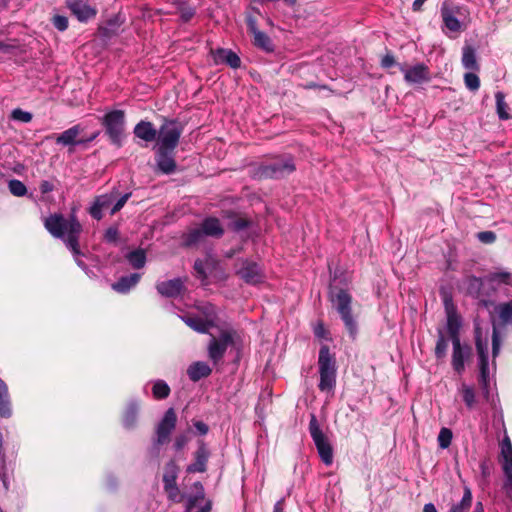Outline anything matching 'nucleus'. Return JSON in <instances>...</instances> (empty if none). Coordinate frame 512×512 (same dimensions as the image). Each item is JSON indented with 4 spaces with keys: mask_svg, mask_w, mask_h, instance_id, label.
Returning <instances> with one entry per match:
<instances>
[{
    "mask_svg": "<svg viewBox=\"0 0 512 512\" xmlns=\"http://www.w3.org/2000/svg\"><path fill=\"white\" fill-rule=\"evenodd\" d=\"M44 227L54 237L64 241L71 250L79 267L84 268L85 264L79 257L82 255L79 248V237L82 233V225L76 215L71 214L68 218L60 213H54L44 219Z\"/></svg>",
    "mask_w": 512,
    "mask_h": 512,
    "instance_id": "f257e3e1",
    "label": "nucleus"
},
{
    "mask_svg": "<svg viewBox=\"0 0 512 512\" xmlns=\"http://www.w3.org/2000/svg\"><path fill=\"white\" fill-rule=\"evenodd\" d=\"M318 366L320 381L318 388L322 392H332L336 386V361L327 345H322L319 351Z\"/></svg>",
    "mask_w": 512,
    "mask_h": 512,
    "instance_id": "f03ea898",
    "label": "nucleus"
},
{
    "mask_svg": "<svg viewBox=\"0 0 512 512\" xmlns=\"http://www.w3.org/2000/svg\"><path fill=\"white\" fill-rule=\"evenodd\" d=\"M330 300L333 307L340 314L350 336L354 339L357 334V323L352 315V296L347 290L337 289L331 291Z\"/></svg>",
    "mask_w": 512,
    "mask_h": 512,
    "instance_id": "7ed1b4c3",
    "label": "nucleus"
},
{
    "mask_svg": "<svg viewBox=\"0 0 512 512\" xmlns=\"http://www.w3.org/2000/svg\"><path fill=\"white\" fill-rule=\"evenodd\" d=\"M101 123L110 141L117 147H121L125 136V112L123 110L110 111L103 116Z\"/></svg>",
    "mask_w": 512,
    "mask_h": 512,
    "instance_id": "20e7f679",
    "label": "nucleus"
},
{
    "mask_svg": "<svg viewBox=\"0 0 512 512\" xmlns=\"http://www.w3.org/2000/svg\"><path fill=\"white\" fill-rule=\"evenodd\" d=\"M296 170L293 158L290 156L279 157L271 162L259 166L257 174L261 178L279 179Z\"/></svg>",
    "mask_w": 512,
    "mask_h": 512,
    "instance_id": "39448f33",
    "label": "nucleus"
},
{
    "mask_svg": "<svg viewBox=\"0 0 512 512\" xmlns=\"http://www.w3.org/2000/svg\"><path fill=\"white\" fill-rule=\"evenodd\" d=\"M309 432L322 462L326 466L331 465L333 462V448L327 436L321 430L318 420L314 414H312L310 418Z\"/></svg>",
    "mask_w": 512,
    "mask_h": 512,
    "instance_id": "423d86ee",
    "label": "nucleus"
},
{
    "mask_svg": "<svg viewBox=\"0 0 512 512\" xmlns=\"http://www.w3.org/2000/svg\"><path fill=\"white\" fill-rule=\"evenodd\" d=\"M182 126L174 120L165 121L157 131V148L175 150L182 134Z\"/></svg>",
    "mask_w": 512,
    "mask_h": 512,
    "instance_id": "0eeeda50",
    "label": "nucleus"
},
{
    "mask_svg": "<svg viewBox=\"0 0 512 512\" xmlns=\"http://www.w3.org/2000/svg\"><path fill=\"white\" fill-rule=\"evenodd\" d=\"M234 343V332L232 330H221L218 337L211 335L207 352L213 364H218L224 357L227 349Z\"/></svg>",
    "mask_w": 512,
    "mask_h": 512,
    "instance_id": "6e6552de",
    "label": "nucleus"
},
{
    "mask_svg": "<svg viewBox=\"0 0 512 512\" xmlns=\"http://www.w3.org/2000/svg\"><path fill=\"white\" fill-rule=\"evenodd\" d=\"M177 415L173 408H169L156 427V439L153 442L152 453L159 455L160 446L169 441L170 435L176 427Z\"/></svg>",
    "mask_w": 512,
    "mask_h": 512,
    "instance_id": "1a4fd4ad",
    "label": "nucleus"
},
{
    "mask_svg": "<svg viewBox=\"0 0 512 512\" xmlns=\"http://www.w3.org/2000/svg\"><path fill=\"white\" fill-rule=\"evenodd\" d=\"M443 302L447 318L446 328L450 339L451 341L460 340L459 332L462 326V318L458 314L451 296L445 295Z\"/></svg>",
    "mask_w": 512,
    "mask_h": 512,
    "instance_id": "9d476101",
    "label": "nucleus"
},
{
    "mask_svg": "<svg viewBox=\"0 0 512 512\" xmlns=\"http://www.w3.org/2000/svg\"><path fill=\"white\" fill-rule=\"evenodd\" d=\"M236 274L247 284L255 285L264 280L262 269L256 262L242 260Z\"/></svg>",
    "mask_w": 512,
    "mask_h": 512,
    "instance_id": "9b49d317",
    "label": "nucleus"
},
{
    "mask_svg": "<svg viewBox=\"0 0 512 512\" xmlns=\"http://www.w3.org/2000/svg\"><path fill=\"white\" fill-rule=\"evenodd\" d=\"M210 55L215 65L225 64L232 69H238L241 66L240 57L231 49H210Z\"/></svg>",
    "mask_w": 512,
    "mask_h": 512,
    "instance_id": "f8f14e48",
    "label": "nucleus"
},
{
    "mask_svg": "<svg viewBox=\"0 0 512 512\" xmlns=\"http://www.w3.org/2000/svg\"><path fill=\"white\" fill-rule=\"evenodd\" d=\"M400 70L404 74L405 81L411 84H420L430 79L429 68L423 63L416 64L410 68L401 66Z\"/></svg>",
    "mask_w": 512,
    "mask_h": 512,
    "instance_id": "ddd939ff",
    "label": "nucleus"
},
{
    "mask_svg": "<svg viewBox=\"0 0 512 512\" xmlns=\"http://www.w3.org/2000/svg\"><path fill=\"white\" fill-rule=\"evenodd\" d=\"M184 288V281L181 278L162 281L156 285L158 293L167 298L178 297Z\"/></svg>",
    "mask_w": 512,
    "mask_h": 512,
    "instance_id": "4468645a",
    "label": "nucleus"
},
{
    "mask_svg": "<svg viewBox=\"0 0 512 512\" xmlns=\"http://www.w3.org/2000/svg\"><path fill=\"white\" fill-rule=\"evenodd\" d=\"M156 164L159 171L164 174H171L176 170L174 150L156 148Z\"/></svg>",
    "mask_w": 512,
    "mask_h": 512,
    "instance_id": "2eb2a0df",
    "label": "nucleus"
},
{
    "mask_svg": "<svg viewBox=\"0 0 512 512\" xmlns=\"http://www.w3.org/2000/svg\"><path fill=\"white\" fill-rule=\"evenodd\" d=\"M195 461L187 466L188 473H203L207 469V461L210 456V452L204 442H200L197 450L195 451Z\"/></svg>",
    "mask_w": 512,
    "mask_h": 512,
    "instance_id": "dca6fc26",
    "label": "nucleus"
},
{
    "mask_svg": "<svg viewBox=\"0 0 512 512\" xmlns=\"http://www.w3.org/2000/svg\"><path fill=\"white\" fill-rule=\"evenodd\" d=\"M453 353H452V366L454 370L461 374L465 369V358L470 355V347L461 345L460 340L452 341Z\"/></svg>",
    "mask_w": 512,
    "mask_h": 512,
    "instance_id": "f3484780",
    "label": "nucleus"
},
{
    "mask_svg": "<svg viewBox=\"0 0 512 512\" xmlns=\"http://www.w3.org/2000/svg\"><path fill=\"white\" fill-rule=\"evenodd\" d=\"M83 131L80 125H74L56 137V143L62 146H75L84 144L83 138L79 139Z\"/></svg>",
    "mask_w": 512,
    "mask_h": 512,
    "instance_id": "a211bd4d",
    "label": "nucleus"
},
{
    "mask_svg": "<svg viewBox=\"0 0 512 512\" xmlns=\"http://www.w3.org/2000/svg\"><path fill=\"white\" fill-rule=\"evenodd\" d=\"M115 198V193H107L97 196L89 209L90 215L96 219H102V210L108 208Z\"/></svg>",
    "mask_w": 512,
    "mask_h": 512,
    "instance_id": "6ab92c4d",
    "label": "nucleus"
},
{
    "mask_svg": "<svg viewBox=\"0 0 512 512\" xmlns=\"http://www.w3.org/2000/svg\"><path fill=\"white\" fill-rule=\"evenodd\" d=\"M68 7L81 22H85L96 15V11L92 7L80 0L69 2Z\"/></svg>",
    "mask_w": 512,
    "mask_h": 512,
    "instance_id": "aec40b11",
    "label": "nucleus"
},
{
    "mask_svg": "<svg viewBox=\"0 0 512 512\" xmlns=\"http://www.w3.org/2000/svg\"><path fill=\"white\" fill-rule=\"evenodd\" d=\"M182 321L191 329L199 333H207L209 328L214 326L212 320L203 319L200 316L184 315L181 316Z\"/></svg>",
    "mask_w": 512,
    "mask_h": 512,
    "instance_id": "412c9836",
    "label": "nucleus"
},
{
    "mask_svg": "<svg viewBox=\"0 0 512 512\" xmlns=\"http://www.w3.org/2000/svg\"><path fill=\"white\" fill-rule=\"evenodd\" d=\"M134 135L146 142H152L156 140L157 137V130L155 129L154 125L149 121H140L136 124L134 127Z\"/></svg>",
    "mask_w": 512,
    "mask_h": 512,
    "instance_id": "4be33fe9",
    "label": "nucleus"
},
{
    "mask_svg": "<svg viewBox=\"0 0 512 512\" xmlns=\"http://www.w3.org/2000/svg\"><path fill=\"white\" fill-rule=\"evenodd\" d=\"M206 237L220 238L224 234V228L222 227L218 218L207 217L200 224Z\"/></svg>",
    "mask_w": 512,
    "mask_h": 512,
    "instance_id": "5701e85b",
    "label": "nucleus"
},
{
    "mask_svg": "<svg viewBox=\"0 0 512 512\" xmlns=\"http://www.w3.org/2000/svg\"><path fill=\"white\" fill-rule=\"evenodd\" d=\"M466 293L473 298L480 299L483 296V280L476 276H468L464 280Z\"/></svg>",
    "mask_w": 512,
    "mask_h": 512,
    "instance_id": "b1692460",
    "label": "nucleus"
},
{
    "mask_svg": "<svg viewBox=\"0 0 512 512\" xmlns=\"http://www.w3.org/2000/svg\"><path fill=\"white\" fill-rule=\"evenodd\" d=\"M212 372V369L208 364L202 361L191 364L187 370V374L190 380L197 382L202 378L208 377Z\"/></svg>",
    "mask_w": 512,
    "mask_h": 512,
    "instance_id": "393cba45",
    "label": "nucleus"
},
{
    "mask_svg": "<svg viewBox=\"0 0 512 512\" xmlns=\"http://www.w3.org/2000/svg\"><path fill=\"white\" fill-rule=\"evenodd\" d=\"M140 280V274L134 273L129 276L121 277L112 284V289L118 293H127Z\"/></svg>",
    "mask_w": 512,
    "mask_h": 512,
    "instance_id": "a878e982",
    "label": "nucleus"
},
{
    "mask_svg": "<svg viewBox=\"0 0 512 512\" xmlns=\"http://www.w3.org/2000/svg\"><path fill=\"white\" fill-rule=\"evenodd\" d=\"M462 65L468 70H472V71L479 70V64H478L477 58H476V51L471 45L466 44L463 47Z\"/></svg>",
    "mask_w": 512,
    "mask_h": 512,
    "instance_id": "bb28decb",
    "label": "nucleus"
},
{
    "mask_svg": "<svg viewBox=\"0 0 512 512\" xmlns=\"http://www.w3.org/2000/svg\"><path fill=\"white\" fill-rule=\"evenodd\" d=\"M495 311L501 325H512V299L499 303L495 307Z\"/></svg>",
    "mask_w": 512,
    "mask_h": 512,
    "instance_id": "cd10ccee",
    "label": "nucleus"
},
{
    "mask_svg": "<svg viewBox=\"0 0 512 512\" xmlns=\"http://www.w3.org/2000/svg\"><path fill=\"white\" fill-rule=\"evenodd\" d=\"M0 415L8 418L12 415L11 403L9 399L8 387L0 378Z\"/></svg>",
    "mask_w": 512,
    "mask_h": 512,
    "instance_id": "c85d7f7f",
    "label": "nucleus"
},
{
    "mask_svg": "<svg viewBox=\"0 0 512 512\" xmlns=\"http://www.w3.org/2000/svg\"><path fill=\"white\" fill-rule=\"evenodd\" d=\"M472 492L468 486L464 487L462 499L451 505L448 512H468L472 506Z\"/></svg>",
    "mask_w": 512,
    "mask_h": 512,
    "instance_id": "c756f323",
    "label": "nucleus"
},
{
    "mask_svg": "<svg viewBox=\"0 0 512 512\" xmlns=\"http://www.w3.org/2000/svg\"><path fill=\"white\" fill-rule=\"evenodd\" d=\"M472 492L468 486L464 487L462 499L451 505L448 512H468L472 506Z\"/></svg>",
    "mask_w": 512,
    "mask_h": 512,
    "instance_id": "7c9ffc66",
    "label": "nucleus"
},
{
    "mask_svg": "<svg viewBox=\"0 0 512 512\" xmlns=\"http://www.w3.org/2000/svg\"><path fill=\"white\" fill-rule=\"evenodd\" d=\"M253 45L266 53L275 50V43L269 34H254Z\"/></svg>",
    "mask_w": 512,
    "mask_h": 512,
    "instance_id": "2f4dec72",
    "label": "nucleus"
},
{
    "mask_svg": "<svg viewBox=\"0 0 512 512\" xmlns=\"http://www.w3.org/2000/svg\"><path fill=\"white\" fill-rule=\"evenodd\" d=\"M486 281L491 284L512 286V273L504 270L494 271L486 276Z\"/></svg>",
    "mask_w": 512,
    "mask_h": 512,
    "instance_id": "473e14b6",
    "label": "nucleus"
},
{
    "mask_svg": "<svg viewBox=\"0 0 512 512\" xmlns=\"http://www.w3.org/2000/svg\"><path fill=\"white\" fill-rule=\"evenodd\" d=\"M206 235L203 232L202 228L199 226L197 228H193L189 230L183 236V242L185 246L191 247L202 243L205 239Z\"/></svg>",
    "mask_w": 512,
    "mask_h": 512,
    "instance_id": "72a5a7b5",
    "label": "nucleus"
},
{
    "mask_svg": "<svg viewBox=\"0 0 512 512\" xmlns=\"http://www.w3.org/2000/svg\"><path fill=\"white\" fill-rule=\"evenodd\" d=\"M475 345L479 356V363L488 362V344L482 340L481 331L477 327L475 329Z\"/></svg>",
    "mask_w": 512,
    "mask_h": 512,
    "instance_id": "f704fd0d",
    "label": "nucleus"
},
{
    "mask_svg": "<svg viewBox=\"0 0 512 512\" xmlns=\"http://www.w3.org/2000/svg\"><path fill=\"white\" fill-rule=\"evenodd\" d=\"M179 467L176 464L175 460H170L165 465V471L163 475V483L164 485L176 484V480L178 477Z\"/></svg>",
    "mask_w": 512,
    "mask_h": 512,
    "instance_id": "c9c22d12",
    "label": "nucleus"
},
{
    "mask_svg": "<svg viewBox=\"0 0 512 512\" xmlns=\"http://www.w3.org/2000/svg\"><path fill=\"white\" fill-rule=\"evenodd\" d=\"M441 16H442L445 27L452 32H456L465 26L464 23H462L459 19L455 18L451 13L446 11L443 7L441 8Z\"/></svg>",
    "mask_w": 512,
    "mask_h": 512,
    "instance_id": "e433bc0d",
    "label": "nucleus"
},
{
    "mask_svg": "<svg viewBox=\"0 0 512 512\" xmlns=\"http://www.w3.org/2000/svg\"><path fill=\"white\" fill-rule=\"evenodd\" d=\"M127 260L131 264V266L135 269H140L144 267L146 263V255L144 250L138 249L128 253Z\"/></svg>",
    "mask_w": 512,
    "mask_h": 512,
    "instance_id": "4c0bfd02",
    "label": "nucleus"
},
{
    "mask_svg": "<svg viewBox=\"0 0 512 512\" xmlns=\"http://www.w3.org/2000/svg\"><path fill=\"white\" fill-rule=\"evenodd\" d=\"M195 494L188 499V512L194 509L199 501H203L205 498L204 487L201 482H195L193 485Z\"/></svg>",
    "mask_w": 512,
    "mask_h": 512,
    "instance_id": "58836bf2",
    "label": "nucleus"
},
{
    "mask_svg": "<svg viewBox=\"0 0 512 512\" xmlns=\"http://www.w3.org/2000/svg\"><path fill=\"white\" fill-rule=\"evenodd\" d=\"M459 391L462 394L463 401L465 402L468 409L474 408L476 404V395L475 391L471 386H468L466 384H462L459 388Z\"/></svg>",
    "mask_w": 512,
    "mask_h": 512,
    "instance_id": "ea45409f",
    "label": "nucleus"
},
{
    "mask_svg": "<svg viewBox=\"0 0 512 512\" xmlns=\"http://www.w3.org/2000/svg\"><path fill=\"white\" fill-rule=\"evenodd\" d=\"M502 469L506 478L504 488L509 495H512V458L502 460Z\"/></svg>",
    "mask_w": 512,
    "mask_h": 512,
    "instance_id": "a19ab883",
    "label": "nucleus"
},
{
    "mask_svg": "<svg viewBox=\"0 0 512 512\" xmlns=\"http://www.w3.org/2000/svg\"><path fill=\"white\" fill-rule=\"evenodd\" d=\"M152 393L156 399H166L170 394V387L163 380H157L152 387Z\"/></svg>",
    "mask_w": 512,
    "mask_h": 512,
    "instance_id": "79ce46f5",
    "label": "nucleus"
},
{
    "mask_svg": "<svg viewBox=\"0 0 512 512\" xmlns=\"http://www.w3.org/2000/svg\"><path fill=\"white\" fill-rule=\"evenodd\" d=\"M138 412L139 406L136 403H131L128 406L123 419L124 425L127 428H132L135 425L137 421Z\"/></svg>",
    "mask_w": 512,
    "mask_h": 512,
    "instance_id": "37998d69",
    "label": "nucleus"
},
{
    "mask_svg": "<svg viewBox=\"0 0 512 512\" xmlns=\"http://www.w3.org/2000/svg\"><path fill=\"white\" fill-rule=\"evenodd\" d=\"M8 188L10 193L16 197H22L27 193V188L25 184L17 179L10 180L8 182Z\"/></svg>",
    "mask_w": 512,
    "mask_h": 512,
    "instance_id": "c03bdc74",
    "label": "nucleus"
},
{
    "mask_svg": "<svg viewBox=\"0 0 512 512\" xmlns=\"http://www.w3.org/2000/svg\"><path fill=\"white\" fill-rule=\"evenodd\" d=\"M443 8L448 11L449 13H451L455 18L459 19L462 23H466L467 21V18H468V11L465 7L463 6H456V5H451V6H443Z\"/></svg>",
    "mask_w": 512,
    "mask_h": 512,
    "instance_id": "a18cd8bd",
    "label": "nucleus"
},
{
    "mask_svg": "<svg viewBox=\"0 0 512 512\" xmlns=\"http://www.w3.org/2000/svg\"><path fill=\"white\" fill-rule=\"evenodd\" d=\"M448 348V341L446 340L443 331H438V339L435 347V355L438 359L445 357Z\"/></svg>",
    "mask_w": 512,
    "mask_h": 512,
    "instance_id": "49530a36",
    "label": "nucleus"
},
{
    "mask_svg": "<svg viewBox=\"0 0 512 512\" xmlns=\"http://www.w3.org/2000/svg\"><path fill=\"white\" fill-rule=\"evenodd\" d=\"M452 431L449 428H442L438 434V445L442 449H446L451 445L452 441Z\"/></svg>",
    "mask_w": 512,
    "mask_h": 512,
    "instance_id": "de8ad7c7",
    "label": "nucleus"
},
{
    "mask_svg": "<svg viewBox=\"0 0 512 512\" xmlns=\"http://www.w3.org/2000/svg\"><path fill=\"white\" fill-rule=\"evenodd\" d=\"M497 112L500 119H508L509 114L506 111L507 104L504 100V95L501 92H497L495 95Z\"/></svg>",
    "mask_w": 512,
    "mask_h": 512,
    "instance_id": "09e8293b",
    "label": "nucleus"
},
{
    "mask_svg": "<svg viewBox=\"0 0 512 512\" xmlns=\"http://www.w3.org/2000/svg\"><path fill=\"white\" fill-rule=\"evenodd\" d=\"M464 83L470 91H477L480 87V79L475 73H466Z\"/></svg>",
    "mask_w": 512,
    "mask_h": 512,
    "instance_id": "8fccbe9b",
    "label": "nucleus"
},
{
    "mask_svg": "<svg viewBox=\"0 0 512 512\" xmlns=\"http://www.w3.org/2000/svg\"><path fill=\"white\" fill-rule=\"evenodd\" d=\"M164 491L167 493L168 498L173 502H181L182 497L180 490L176 484L164 485Z\"/></svg>",
    "mask_w": 512,
    "mask_h": 512,
    "instance_id": "3c124183",
    "label": "nucleus"
},
{
    "mask_svg": "<svg viewBox=\"0 0 512 512\" xmlns=\"http://www.w3.org/2000/svg\"><path fill=\"white\" fill-rule=\"evenodd\" d=\"M11 117L12 119L23 123H28L32 120V114L30 112L23 111L20 108L14 109L12 111Z\"/></svg>",
    "mask_w": 512,
    "mask_h": 512,
    "instance_id": "603ef678",
    "label": "nucleus"
},
{
    "mask_svg": "<svg viewBox=\"0 0 512 512\" xmlns=\"http://www.w3.org/2000/svg\"><path fill=\"white\" fill-rule=\"evenodd\" d=\"M501 458L502 460L512 459V444L508 437L503 439L501 443Z\"/></svg>",
    "mask_w": 512,
    "mask_h": 512,
    "instance_id": "864d4df0",
    "label": "nucleus"
},
{
    "mask_svg": "<svg viewBox=\"0 0 512 512\" xmlns=\"http://www.w3.org/2000/svg\"><path fill=\"white\" fill-rule=\"evenodd\" d=\"M54 27L59 31H64L68 28V19L63 15H55L52 18Z\"/></svg>",
    "mask_w": 512,
    "mask_h": 512,
    "instance_id": "5fc2aeb1",
    "label": "nucleus"
},
{
    "mask_svg": "<svg viewBox=\"0 0 512 512\" xmlns=\"http://www.w3.org/2000/svg\"><path fill=\"white\" fill-rule=\"evenodd\" d=\"M249 224L250 222L247 219L237 217L230 223V228L234 231H241L246 229L249 226Z\"/></svg>",
    "mask_w": 512,
    "mask_h": 512,
    "instance_id": "6e6d98bb",
    "label": "nucleus"
},
{
    "mask_svg": "<svg viewBox=\"0 0 512 512\" xmlns=\"http://www.w3.org/2000/svg\"><path fill=\"white\" fill-rule=\"evenodd\" d=\"M190 438L187 434H179L175 437L174 448L177 451L182 450L189 442Z\"/></svg>",
    "mask_w": 512,
    "mask_h": 512,
    "instance_id": "4d7b16f0",
    "label": "nucleus"
},
{
    "mask_svg": "<svg viewBox=\"0 0 512 512\" xmlns=\"http://www.w3.org/2000/svg\"><path fill=\"white\" fill-rule=\"evenodd\" d=\"M131 197V193H126L124 194L123 196H121L117 202L113 205L112 209H111V215H114L115 213H117L118 211H120L123 206L126 204V202L128 201V199Z\"/></svg>",
    "mask_w": 512,
    "mask_h": 512,
    "instance_id": "13d9d810",
    "label": "nucleus"
},
{
    "mask_svg": "<svg viewBox=\"0 0 512 512\" xmlns=\"http://www.w3.org/2000/svg\"><path fill=\"white\" fill-rule=\"evenodd\" d=\"M480 367V382L484 387L488 385V362L479 363Z\"/></svg>",
    "mask_w": 512,
    "mask_h": 512,
    "instance_id": "bf43d9fd",
    "label": "nucleus"
},
{
    "mask_svg": "<svg viewBox=\"0 0 512 512\" xmlns=\"http://www.w3.org/2000/svg\"><path fill=\"white\" fill-rule=\"evenodd\" d=\"M477 237L483 243H492L496 239L495 234L491 231L479 232Z\"/></svg>",
    "mask_w": 512,
    "mask_h": 512,
    "instance_id": "052dcab7",
    "label": "nucleus"
},
{
    "mask_svg": "<svg viewBox=\"0 0 512 512\" xmlns=\"http://www.w3.org/2000/svg\"><path fill=\"white\" fill-rule=\"evenodd\" d=\"M499 349H500V339H499V335H498L496 328H494L493 334H492V353H493L494 357H496L497 354L499 353Z\"/></svg>",
    "mask_w": 512,
    "mask_h": 512,
    "instance_id": "680f3d73",
    "label": "nucleus"
},
{
    "mask_svg": "<svg viewBox=\"0 0 512 512\" xmlns=\"http://www.w3.org/2000/svg\"><path fill=\"white\" fill-rule=\"evenodd\" d=\"M118 230L116 228L110 227L105 232V240L107 242L113 243L116 242L118 239Z\"/></svg>",
    "mask_w": 512,
    "mask_h": 512,
    "instance_id": "e2e57ef3",
    "label": "nucleus"
},
{
    "mask_svg": "<svg viewBox=\"0 0 512 512\" xmlns=\"http://www.w3.org/2000/svg\"><path fill=\"white\" fill-rule=\"evenodd\" d=\"M39 189L42 194H47L54 190V185L50 181L43 180L40 183Z\"/></svg>",
    "mask_w": 512,
    "mask_h": 512,
    "instance_id": "0e129e2a",
    "label": "nucleus"
},
{
    "mask_svg": "<svg viewBox=\"0 0 512 512\" xmlns=\"http://www.w3.org/2000/svg\"><path fill=\"white\" fill-rule=\"evenodd\" d=\"M314 334L317 338H325L327 331L322 322H319L314 328Z\"/></svg>",
    "mask_w": 512,
    "mask_h": 512,
    "instance_id": "69168bd1",
    "label": "nucleus"
},
{
    "mask_svg": "<svg viewBox=\"0 0 512 512\" xmlns=\"http://www.w3.org/2000/svg\"><path fill=\"white\" fill-rule=\"evenodd\" d=\"M194 427L196 428L198 433L201 435H206L209 431L208 425L206 423H204L203 421L194 422Z\"/></svg>",
    "mask_w": 512,
    "mask_h": 512,
    "instance_id": "338daca9",
    "label": "nucleus"
},
{
    "mask_svg": "<svg viewBox=\"0 0 512 512\" xmlns=\"http://www.w3.org/2000/svg\"><path fill=\"white\" fill-rule=\"evenodd\" d=\"M395 64V59L391 54H386L381 60V66L383 68H390Z\"/></svg>",
    "mask_w": 512,
    "mask_h": 512,
    "instance_id": "774afa93",
    "label": "nucleus"
}]
</instances>
